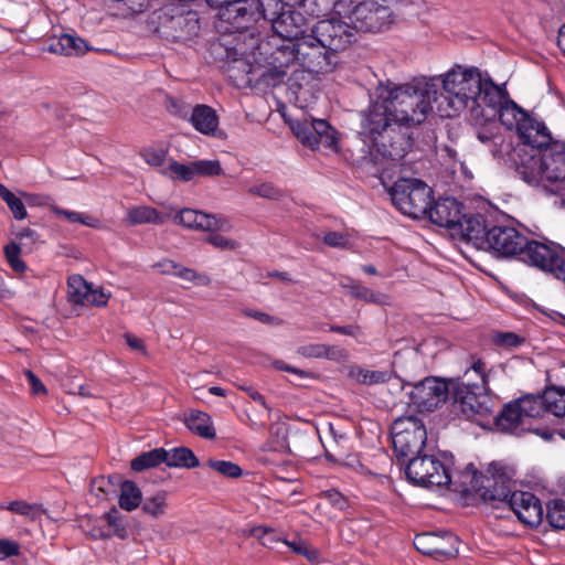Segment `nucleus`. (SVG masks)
Wrapping results in <instances>:
<instances>
[{"label":"nucleus","instance_id":"nucleus-42","mask_svg":"<svg viewBox=\"0 0 565 565\" xmlns=\"http://www.w3.org/2000/svg\"><path fill=\"white\" fill-rule=\"evenodd\" d=\"M141 491L134 481L126 480L120 486L119 507L132 511L141 503Z\"/></svg>","mask_w":565,"mask_h":565},{"label":"nucleus","instance_id":"nucleus-2","mask_svg":"<svg viewBox=\"0 0 565 565\" xmlns=\"http://www.w3.org/2000/svg\"><path fill=\"white\" fill-rule=\"evenodd\" d=\"M443 100L438 110L443 117H455L465 109H469L476 118L482 114L478 110V98L482 88V75L476 67L463 68L456 66L440 76Z\"/></svg>","mask_w":565,"mask_h":565},{"label":"nucleus","instance_id":"nucleus-4","mask_svg":"<svg viewBox=\"0 0 565 565\" xmlns=\"http://www.w3.org/2000/svg\"><path fill=\"white\" fill-rule=\"evenodd\" d=\"M278 53L286 56V64L297 62L302 68L313 74H327L333 71L338 55L332 53L319 39L309 32L292 44L282 45Z\"/></svg>","mask_w":565,"mask_h":565},{"label":"nucleus","instance_id":"nucleus-46","mask_svg":"<svg viewBox=\"0 0 565 565\" xmlns=\"http://www.w3.org/2000/svg\"><path fill=\"white\" fill-rule=\"evenodd\" d=\"M546 521L556 530H565V499H553L547 503Z\"/></svg>","mask_w":565,"mask_h":565},{"label":"nucleus","instance_id":"nucleus-47","mask_svg":"<svg viewBox=\"0 0 565 565\" xmlns=\"http://www.w3.org/2000/svg\"><path fill=\"white\" fill-rule=\"evenodd\" d=\"M0 198L7 203L14 218L24 220L28 216L23 201L0 183Z\"/></svg>","mask_w":565,"mask_h":565},{"label":"nucleus","instance_id":"nucleus-1","mask_svg":"<svg viewBox=\"0 0 565 565\" xmlns=\"http://www.w3.org/2000/svg\"><path fill=\"white\" fill-rule=\"evenodd\" d=\"M379 98L388 102L398 127L422 124L438 102V86L433 81H414L404 85L387 82L377 87Z\"/></svg>","mask_w":565,"mask_h":565},{"label":"nucleus","instance_id":"nucleus-62","mask_svg":"<svg viewBox=\"0 0 565 565\" xmlns=\"http://www.w3.org/2000/svg\"><path fill=\"white\" fill-rule=\"evenodd\" d=\"M478 140L483 145H494L497 146L499 141L502 140L501 136L498 132V127L495 124H490L477 131Z\"/></svg>","mask_w":565,"mask_h":565},{"label":"nucleus","instance_id":"nucleus-15","mask_svg":"<svg viewBox=\"0 0 565 565\" xmlns=\"http://www.w3.org/2000/svg\"><path fill=\"white\" fill-rule=\"evenodd\" d=\"M291 130L300 142L311 149L320 146L337 149L338 132L324 119H307L297 120L291 125Z\"/></svg>","mask_w":565,"mask_h":565},{"label":"nucleus","instance_id":"nucleus-13","mask_svg":"<svg viewBox=\"0 0 565 565\" xmlns=\"http://www.w3.org/2000/svg\"><path fill=\"white\" fill-rule=\"evenodd\" d=\"M526 246V236L513 226L495 225L488 230L486 252L495 258H519Z\"/></svg>","mask_w":565,"mask_h":565},{"label":"nucleus","instance_id":"nucleus-38","mask_svg":"<svg viewBox=\"0 0 565 565\" xmlns=\"http://www.w3.org/2000/svg\"><path fill=\"white\" fill-rule=\"evenodd\" d=\"M340 286L347 290L352 297L370 303H383L385 296L366 288L354 280L348 278L347 281H341Z\"/></svg>","mask_w":565,"mask_h":565},{"label":"nucleus","instance_id":"nucleus-14","mask_svg":"<svg viewBox=\"0 0 565 565\" xmlns=\"http://www.w3.org/2000/svg\"><path fill=\"white\" fill-rule=\"evenodd\" d=\"M488 472L490 477L486 478L484 484L477 491L482 500L492 504L494 508H508L512 500L514 482L507 469L499 463H491Z\"/></svg>","mask_w":565,"mask_h":565},{"label":"nucleus","instance_id":"nucleus-25","mask_svg":"<svg viewBox=\"0 0 565 565\" xmlns=\"http://www.w3.org/2000/svg\"><path fill=\"white\" fill-rule=\"evenodd\" d=\"M488 230L486 220L481 214H468L465 212L463 218L459 222L454 234L471 243L478 249H484L488 238Z\"/></svg>","mask_w":565,"mask_h":565},{"label":"nucleus","instance_id":"nucleus-24","mask_svg":"<svg viewBox=\"0 0 565 565\" xmlns=\"http://www.w3.org/2000/svg\"><path fill=\"white\" fill-rule=\"evenodd\" d=\"M175 222L191 230L204 232L228 231L231 224L224 217H216L192 209L181 210L174 217Z\"/></svg>","mask_w":565,"mask_h":565},{"label":"nucleus","instance_id":"nucleus-54","mask_svg":"<svg viewBox=\"0 0 565 565\" xmlns=\"http://www.w3.org/2000/svg\"><path fill=\"white\" fill-rule=\"evenodd\" d=\"M248 193L269 200H279L284 196L282 191L270 182L255 184L248 189Z\"/></svg>","mask_w":565,"mask_h":565},{"label":"nucleus","instance_id":"nucleus-50","mask_svg":"<svg viewBox=\"0 0 565 565\" xmlns=\"http://www.w3.org/2000/svg\"><path fill=\"white\" fill-rule=\"evenodd\" d=\"M4 256L13 271L22 274L26 270V264L21 259V247L19 244L11 242L6 245Z\"/></svg>","mask_w":565,"mask_h":565},{"label":"nucleus","instance_id":"nucleus-55","mask_svg":"<svg viewBox=\"0 0 565 565\" xmlns=\"http://www.w3.org/2000/svg\"><path fill=\"white\" fill-rule=\"evenodd\" d=\"M104 518L107 521L109 527H111L114 535L120 539L127 537V527L124 524L120 512L116 508H113L107 513H105Z\"/></svg>","mask_w":565,"mask_h":565},{"label":"nucleus","instance_id":"nucleus-30","mask_svg":"<svg viewBox=\"0 0 565 565\" xmlns=\"http://www.w3.org/2000/svg\"><path fill=\"white\" fill-rule=\"evenodd\" d=\"M185 427L194 435L204 439H214L216 431L211 416L199 409H189L183 414Z\"/></svg>","mask_w":565,"mask_h":565},{"label":"nucleus","instance_id":"nucleus-19","mask_svg":"<svg viewBox=\"0 0 565 565\" xmlns=\"http://www.w3.org/2000/svg\"><path fill=\"white\" fill-rule=\"evenodd\" d=\"M409 127H394V131L385 132L373 143L382 159L399 161L412 149L413 140L408 134Z\"/></svg>","mask_w":565,"mask_h":565},{"label":"nucleus","instance_id":"nucleus-23","mask_svg":"<svg viewBox=\"0 0 565 565\" xmlns=\"http://www.w3.org/2000/svg\"><path fill=\"white\" fill-rule=\"evenodd\" d=\"M465 205L455 198H440L434 204L430 203L427 216L441 227L455 231L465 214Z\"/></svg>","mask_w":565,"mask_h":565},{"label":"nucleus","instance_id":"nucleus-53","mask_svg":"<svg viewBox=\"0 0 565 565\" xmlns=\"http://www.w3.org/2000/svg\"><path fill=\"white\" fill-rule=\"evenodd\" d=\"M249 535L257 539L264 546L270 548L274 547L275 543L281 541L274 529L263 525L250 529Z\"/></svg>","mask_w":565,"mask_h":565},{"label":"nucleus","instance_id":"nucleus-29","mask_svg":"<svg viewBox=\"0 0 565 565\" xmlns=\"http://www.w3.org/2000/svg\"><path fill=\"white\" fill-rule=\"evenodd\" d=\"M495 373L493 369L487 370V364L481 359L472 362L461 376V384L456 392H465L471 390L486 391L490 377Z\"/></svg>","mask_w":565,"mask_h":565},{"label":"nucleus","instance_id":"nucleus-20","mask_svg":"<svg viewBox=\"0 0 565 565\" xmlns=\"http://www.w3.org/2000/svg\"><path fill=\"white\" fill-rule=\"evenodd\" d=\"M513 161L515 172L527 184L539 186L543 181H546L542 150L526 151L518 149L514 151Z\"/></svg>","mask_w":565,"mask_h":565},{"label":"nucleus","instance_id":"nucleus-36","mask_svg":"<svg viewBox=\"0 0 565 565\" xmlns=\"http://www.w3.org/2000/svg\"><path fill=\"white\" fill-rule=\"evenodd\" d=\"M527 115V113L511 99H508V102L495 111V116L499 117L501 124L510 130H518L521 121H523Z\"/></svg>","mask_w":565,"mask_h":565},{"label":"nucleus","instance_id":"nucleus-9","mask_svg":"<svg viewBox=\"0 0 565 565\" xmlns=\"http://www.w3.org/2000/svg\"><path fill=\"white\" fill-rule=\"evenodd\" d=\"M405 475L413 484L424 488L448 486L451 476L446 465L433 455H415L406 459Z\"/></svg>","mask_w":565,"mask_h":565},{"label":"nucleus","instance_id":"nucleus-35","mask_svg":"<svg viewBox=\"0 0 565 565\" xmlns=\"http://www.w3.org/2000/svg\"><path fill=\"white\" fill-rule=\"evenodd\" d=\"M166 459L163 463L173 468H195L200 465L194 452L188 447H177L166 450Z\"/></svg>","mask_w":565,"mask_h":565},{"label":"nucleus","instance_id":"nucleus-40","mask_svg":"<svg viewBox=\"0 0 565 565\" xmlns=\"http://www.w3.org/2000/svg\"><path fill=\"white\" fill-rule=\"evenodd\" d=\"M164 456V448H156L137 456L135 459L131 460L130 467L134 471H143L150 468H154L163 463L166 459Z\"/></svg>","mask_w":565,"mask_h":565},{"label":"nucleus","instance_id":"nucleus-3","mask_svg":"<svg viewBox=\"0 0 565 565\" xmlns=\"http://www.w3.org/2000/svg\"><path fill=\"white\" fill-rule=\"evenodd\" d=\"M413 6L411 0H361L353 7L343 3L339 17L347 18L355 32L380 33L411 14Z\"/></svg>","mask_w":565,"mask_h":565},{"label":"nucleus","instance_id":"nucleus-48","mask_svg":"<svg viewBox=\"0 0 565 565\" xmlns=\"http://www.w3.org/2000/svg\"><path fill=\"white\" fill-rule=\"evenodd\" d=\"M52 211L55 215L65 217L71 223L78 222L93 228H97L99 226V220L88 214L64 210L58 206H53Z\"/></svg>","mask_w":565,"mask_h":565},{"label":"nucleus","instance_id":"nucleus-57","mask_svg":"<svg viewBox=\"0 0 565 565\" xmlns=\"http://www.w3.org/2000/svg\"><path fill=\"white\" fill-rule=\"evenodd\" d=\"M195 175L214 177L223 173L222 166L218 160H198L193 161Z\"/></svg>","mask_w":565,"mask_h":565},{"label":"nucleus","instance_id":"nucleus-59","mask_svg":"<svg viewBox=\"0 0 565 565\" xmlns=\"http://www.w3.org/2000/svg\"><path fill=\"white\" fill-rule=\"evenodd\" d=\"M493 343L498 347L511 349L521 345L524 339L514 332H498L492 338Z\"/></svg>","mask_w":565,"mask_h":565},{"label":"nucleus","instance_id":"nucleus-11","mask_svg":"<svg viewBox=\"0 0 565 565\" xmlns=\"http://www.w3.org/2000/svg\"><path fill=\"white\" fill-rule=\"evenodd\" d=\"M403 391L409 398V404L419 412H433L448 398V384L437 377H426L418 383H406Z\"/></svg>","mask_w":565,"mask_h":565},{"label":"nucleus","instance_id":"nucleus-52","mask_svg":"<svg viewBox=\"0 0 565 565\" xmlns=\"http://www.w3.org/2000/svg\"><path fill=\"white\" fill-rule=\"evenodd\" d=\"M286 71L278 67L264 70L257 78V84L266 87H276L285 81Z\"/></svg>","mask_w":565,"mask_h":565},{"label":"nucleus","instance_id":"nucleus-21","mask_svg":"<svg viewBox=\"0 0 565 565\" xmlns=\"http://www.w3.org/2000/svg\"><path fill=\"white\" fill-rule=\"evenodd\" d=\"M456 402L459 403L461 413L473 420L486 419L493 414L494 402L489 394V387L486 391L456 392Z\"/></svg>","mask_w":565,"mask_h":565},{"label":"nucleus","instance_id":"nucleus-16","mask_svg":"<svg viewBox=\"0 0 565 565\" xmlns=\"http://www.w3.org/2000/svg\"><path fill=\"white\" fill-rule=\"evenodd\" d=\"M394 127L398 126L390 103L379 97L362 115V131L373 143L385 132L394 131Z\"/></svg>","mask_w":565,"mask_h":565},{"label":"nucleus","instance_id":"nucleus-33","mask_svg":"<svg viewBox=\"0 0 565 565\" xmlns=\"http://www.w3.org/2000/svg\"><path fill=\"white\" fill-rule=\"evenodd\" d=\"M87 50L86 41L72 34H62L53 40L49 46L50 52L62 55H81Z\"/></svg>","mask_w":565,"mask_h":565},{"label":"nucleus","instance_id":"nucleus-41","mask_svg":"<svg viewBox=\"0 0 565 565\" xmlns=\"http://www.w3.org/2000/svg\"><path fill=\"white\" fill-rule=\"evenodd\" d=\"M300 7L303 14L319 19L331 12L337 15L338 0H301Z\"/></svg>","mask_w":565,"mask_h":565},{"label":"nucleus","instance_id":"nucleus-61","mask_svg":"<svg viewBox=\"0 0 565 565\" xmlns=\"http://www.w3.org/2000/svg\"><path fill=\"white\" fill-rule=\"evenodd\" d=\"M294 553L306 557L309 561L317 558L316 550L311 548L305 541L298 539L294 541H282Z\"/></svg>","mask_w":565,"mask_h":565},{"label":"nucleus","instance_id":"nucleus-37","mask_svg":"<svg viewBox=\"0 0 565 565\" xmlns=\"http://www.w3.org/2000/svg\"><path fill=\"white\" fill-rule=\"evenodd\" d=\"M297 353L309 359H330L338 360L342 356L343 351L334 345L321 343L306 344L297 349Z\"/></svg>","mask_w":565,"mask_h":565},{"label":"nucleus","instance_id":"nucleus-31","mask_svg":"<svg viewBox=\"0 0 565 565\" xmlns=\"http://www.w3.org/2000/svg\"><path fill=\"white\" fill-rule=\"evenodd\" d=\"M189 121L195 130L206 136H215L218 127L216 111L207 105L199 104L192 108Z\"/></svg>","mask_w":565,"mask_h":565},{"label":"nucleus","instance_id":"nucleus-28","mask_svg":"<svg viewBox=\"0 0 565 565\" xmlns=\"http://www.w3.org/2000/svg\"><path fill=\"white\" fill-rule=\"evenodd\" d=\"M546 181L555 183L565 180V143L551 141L542 149Z\"/></svg>","mask_w":565,"mask_h":565},{"label":"nucleus","instance_id":"nucleus-43","mask_svg":"<svg viewBox=\"0 0 565 565\" xmlns=\"http://www.w3.org/2000/svg\"><path fill=\"white\" fill-rule=\"evenodd\" d=\"M520 407L521 414L524 417L536 418L541 417L545 412L544 396L542 395H526L515 399Z\"/></svg>","mask_w":565,"mask_h":565},{"label":"nucleus","instance_id":"nucleus-10","mask_svg":"<svg viewBox=\"0 0 565 565\" xmlns=\"http://www.w3.org/2000/svg\"><path fill=\"white\" fill-rule=\"evenodd\" d=\"M344 19L333 15L320 19L310 25V32L335 55L356 40L354 26Z\"/></svg>","mask_w":565,"mask_h":565},{"label":"nucleus","instance_id":"nucleus-58","mask_svg":"<svg viewBox=\"0 0 565 565\" xmlns=\"http://www.w3.org/2000/svg\"><path fill=\"white\" fill-rule=\"evenodd\" d=\"M209 467H211L213 470L217 471L218 473L230 477V478H238L242 476V468L232 462L226 460H209L207 462Z\"/></svg>","mask_w":565,"mask_h":565},{"label":"nucleus","instance_id":"nucleus-7","mask_svg":"<svg viewBox=\"0 0 565 565\" xmlns=\"http://www.w3.org/2000/svg\"><path fill=\"white\" fill-rule=\"evenodd\" d=\"M388 194L396 209L413 218L425 217L433 201V190L419 179H401Z\"/></svg>","mask_w":565,"mask_h":565},{"label":"nucleus","instance_id":"nucleus-26","mask_svg":"<svg viewBox=\"0 0 565 565\" xmlns=\"http://www.w3.org/2000/svg\"><path fill=\"white\" fill-rule=\"evenodd\" d=\"M508 92L492 82L490 77L482 76V88L478 98L479 117H494L498 108L508 102Z\"/></svg>","mask_w":565,"mask_h":565},{"label":"nucleus","instance_id":"nucleus-63","mask_svg":"<svg viewBox=\"0 0 565 565\" xmlns=\"http://www.w3.org/2000/svg\"><path fill=\"white\" fill-rule=\"evenodd\" d=\"M356 380L361 384L372 385L385 383L388 380L387 372L384 371H364L360 370Z\"/></svg>","mask_w":565,"mask_h":565},{"label":"nucleus","instance_id":"nucleus-34","mask_svg":"<svg viewBox=\"0 0 565 565\" xmlns=\"http://www.w3.org/2000/svg\"><path fill=\"white\" fill-rule=\"evenodd\" d=\"M169 214H162L151 206H137L128 210L126 221L129 225L163 224Z\"/></svg>","mask_w":565,"mask_h":565},{"label":"nucleus","instance_id":"nucleus-60","mask_svg":"<svg viewBox=\"0 0 565 565\" xmlns=\"http://www.w3.org/2000/svg\"><path fill=\"white\" fill-rule=\"evenodd\" d=\"M220 231L210 232L206 242L220 250H234L238 247V243L227 238L218 233Z\"/></svg>","mask_w":565,"mask_h":565},{"label":"nucleus","instance_id":"nucleus-45","mask_svg":"<svg viewBox=\"0 0 565 565\" xmlns=\"http://www.w3.org/2000/svg\"><path fill=\"white\" fill-rule=\"evenodd\" d=\"M0 509L8 510L13 513L26 516L28 519L34 521L43 514L44 510L41 504L38 503H28L22 500H15L9 502L7 505L1 504Z\"/></svg>","mask_w":565,"mask_h":565},{"label":"nucleus","instance_id":"nucleus-32","mask_svg":"<svg viewBox=\"0 0 565 565\" xmlns=\"http://www.w3.org/2000/svg\"><path fill=\"white\" fill-rule=\"evenodd\" d=\"M491 417L495 428L503 433L515 431L524 419L515 401L505 404L500 413Z\"/></svg>","mask_w":565,"mask_h":565},{"label":"nucleus","instance_id":"nucleus-49","mask_svg":"<svg viewBox=\"0 0 565 565\" xmlns=\"http://www.w3.org/2000/svg\"><path fill=\"white\" fill-rule=\"evenodd\" d=\"M164 175H169L172 179H178L183 182H189L195 177L193 169V161L190 164H183L178 161H172L169 167L162 171Z\"/></svg>","mask_w":565,"mask_h":565},{"label":"nucleus","instance_id":"nucleus-8","mask_svg":"<svg viewBox=\"0 0 565 565\" xmlns=\"http://www.w3.org/2000/svg\"><path fill=\"white\" fill-rule=\"evenodd\" d=\"M266 21L270 22L276 35L289 41V44L298 42L299 39L310 32V23L303 13L295 10L282 0H266Z\"/></svg>","mask_w":565,"mask_h":565},{"label":"nucleus","instance_id":"nucleus-12","mask_svg":"<svg viewBox=\"0 0 565 565\" xmlns=\"http://www.w3.org/2000/svg\"><path fill=\"white\" fill-rule=\"evenodd\" d=\"M543 271L551 273L559 279L558 271L565 268V255L555 244H545L537 241H530L526 237V246L522 248L518 258Z\"/></svg>","mask_w":565,"mask_h":565},{"label":"nucleus","instance_id":"nucleus-17","mask_svg":"<svg viewBox=\"0 0 565 565\" xmlns=\"http://www.w3.org/2000/svg\"><path fill=\"white\" fill-rule=\"evenodd\" d=\"M266 0H236L233 7L221 11V18L236 29H248L250 23L266 20Z\"/></svg>","mask_w":565,"mask_h":565},{"label":"nucleus","instance_id":"nucleus-22","mask_svg":"<svg viewBox=\"0 0 565 565\" xmlns=\"http://www.w3.org/2000/svg\"><path fill=\"white\" fill-rule=\"evenodd\" d=\"M508 509L513 511L518 520L529 526H537L543 521L544 511L539 498L531 492L515 491L512 493Z\"/></svg>","mask_w":565,"mask_h":565},{"label":"nucleus","instance_id":"nucleus-64","mask_svg":"<svg viewBox=\"0 0 565 565\" xmlns=\"http://www.w3.org/2000/svg\"><path fill=\"white\" fill-rule=\"evenodd\" d=\"M143 160L152 167H161L167 157V150L157 148H146L140 152Z\"/></svg>","mask_w":565,"mask_h":565},{"label":"nucleus","instance_id":"nucleus-51","mask_svg":"<svg viewBox=\"0 0 565 565\" xmlns=\"http://www.w3.org/2000/svg\"><path fill=\"white\" fill-rule=\"evenodd\" d=\"M166 498L167 494L163 491H160L152 497L146 498L142 503L143 512L154 518L163 514L166 508Z\"/></svg>","mask_w":565,"mask_h":565},{"label":"nucleus","instance_id":"nucleus-56","mask_svg":"<svg viewBox=\"0 0 565 565\" xmlns=\"http://www.w3.org/2000/svg\"><path fill=\"white\" fill-rule=\"evenodd\" d=\"M174 276L200 286H209L211 284V278L206 274L198 273L195 269L182 266L181 264H179Z\"/></svg>","mask_w":565,"mask_h":565},{"label":"nucleus","instance_id":"nucleus-18","mask_svg":"<svg viewBox=\"0 0 565 565\" xmlns=\"http://www.w3.org/2000/svg\"><path fill=\"white\" fill-rule=\"evenodd\" d=\"M459 539L452 533H422L414 539L418 552L435 558H450L458 554Z\"/></svg>","mask_w":565,"mask_h":565},{"label":"nucleus","instance_id":"nucleus-39","mask_svg":"<svg viewBox=\"0 0 565 565\" xmlns=\"http://www.w3.org/2000/svg\"><path fill=\"white\" fill-rule=\"evenodd\" d=\"M546 413L565 416V388L548 387L543 393Z\"/></svg>","mask_w":565,"mask_h":565},{"label":"nucleus","instance_id":"nucleus-44","mask_svg":"<svg viewBox=\"0 0 565 565\" xmlns=\"http://www.w3.org/2000/svg\"><path fill=\"white\" fill-rule=\"evenodd\" d=\"M90 285L81 275H72L67 280V294L70 301L75 305H85Z\"/></svg>","mask_w":565,"mask_h":565},{"label":"nucleus","instance_id":"nucleus-5","mask_svg":"<svg viewBox=\"0 0 565 565\" xmlns=\"http://www.w3.org/2000/svg\"><path fill=\"white\" fill-rule=\"evenodd\" d=\"M201 25L196 11L184 6H170L157 13L156 32L171 42L186 43L198 38Z\"/></svg>","mask_w":565,"mask_h":565},{"label":"nucleus","instance_id":"nucleus-6","mask_svg":"<svg viewBox=\"0 0 565 565\" xmlns=\"http://www.w3.org/2000/svg\"><path fill=\"white\" fill-rule=\"evenodd\" d=\"M393 449L397 460L404 465L406 459L422 454L427 441V430L418 416H401L391 425Z\"/></svg>","mask_w":565,"mask_h":565},{"label":"nucleus","instance_id":"nucleus-27","mask_svg":"<svg viewBox=\"0 0 565 565\" xmlns=\"http://www.w3.org/2000/svg\"><path fill=\"white\" fill-rule=\"evenodd\" d=\"M518 134L524 146L531 151L542 150L552 141V136L544 122L531 118L529 115L521 121Z\"/></svg>","mask_w":565,"mask_h":565}]
</instances>
